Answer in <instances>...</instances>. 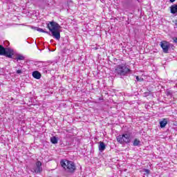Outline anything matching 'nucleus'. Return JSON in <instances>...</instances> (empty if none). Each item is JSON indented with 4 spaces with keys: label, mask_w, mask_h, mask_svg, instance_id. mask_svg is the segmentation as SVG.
<instances>
[{
    "label": "nucleus",
    "mask_w": 177,
    "mask_h": 177,
    "mask_svg": "<svg viewBox=\"0 0 177 177\" xmlns=\"http://www.w3.org/2000/svg\"><path fill=\"white\" fill-rule=\"evenodd\" d=\"M60 165L67 174H74V172L77 171V166L75 165V163L71 160L66 159L62 160L60 161Z\"/></svg>",
    "instance_id": "obj_2"
},
{
    "label": "nucleus",
    "mask_w": 177,
    "mask_h": 177,
    "mask_svg": "<svg viewBox=\"0 0 177 177\" xmlns=\"http://www.w3.org/2000/svg\"><path fill=\"white\" fill-rule=\"evenodd\" d=\"M25 59L26 57L23 55L19 54L17 55L15 60H17V62H19V60H24Z\"/></svg>",
    "instance_id": "obj_12"
},
{
    "label": "nucleus",
    "mask_w": 177,
    "mask_h": 177,
    "mask_svg": "<svg viewBox=\"0 0 177 177\" xmlns=\"http://www.w3.org/2000/svg\"><path fill=\"white\" fill-rule=\"evenodd\" d=\"M169 46H171V44L166 41H162L160 42V47L162 48L164 53H168Z\"/></svg>",
    "instance_id": "obj_7"
},
{
    "label": "nucleus",
    "mask_w": 177,
    "mask_h": 177,
    "mask_svg": "<svg viewBox=\"0 0 177 177\" xmlns=\"http://www.w3.org/2000/svg\"><path fill=\"white\" fill-rule=\"evenodd\" d=\"M30 171L33 174H41L42 172V163L41 161L36 162L35 166L30 169Z\"/></svg>",
    "instance_id": "obj_6"
},
{
    "label": "nucleus",
    "mask_w": 177,
    "mask_h": 177,
    "mask_svg": "<svg viewBox=\"0 0 177 177\" xmlns=\"http://www.w3.org/2000/svg\"><path fill=\"white\" fill-rule=\"evenodd\" d=\"M168 124V119L164 118L162 121L160 122V128H165Z\"/></svg>",
    "instance_id": "obj_11"
},
{
    "label": "nucleus",
    "mask_w": 177,
    "mask_h": 177,
    "mask_svg": "<svg viewBox=\"0 0 177 177\" xmlns=\"http://www.w3.org/2000/svg\"><path fill=\"white\" fill-rule=\"evenodd\" d=\"M7 44H9V41H6Z\"/></svg>",
    "instance_id": "obj_25"
},
{
    "label": "nucleus",
    "mask_w": 177,
    "mask_h": 177,
    "mask_svg": "<svg viewBox=\"0 0 177 177\" xmlns=\"http://www.w3.org/2000/svg\"><path fill=\"white\" fill-rule=\"evenodd\" d=\"M133 146L140 147L142 146V142H140V140L136 138L133 141Z\"/></svg>",
    "instance_id": "obj_10"
},
{
    "label": "nucleus",
    "mask_w": 177,
    "mask_h": 177,
    "mask_svg": "<svg viewBox=\"0 0 177 177\" xmlns=\"http://www.w3.org/2000/svg\"><path fill=\"white\" fill-rule=\"evenodd\" d=\"M32 75L33 78H35L36 80H39L41 76V73H39L38 71H33Z\"/></svg>",
    "instance_id": "obj_9"
},
{
    "label": "nucleus",
    "mask_w": 177,
    "mask_h": 177,
    "mask_svg": "<svg viewBox=\"0 0 177 177\" xmlns=\"http://www.w3.org/2000/svg\"><path fill=\"white\" fill-rule=\"evenodd\" d=\"M37 31L39 32H44V34H49V32H48V31L45 30V29L44 30L41 28H37Z\"/></svg>",
    "instance_id": "obj_14"
},
{
    "label": "nucleus",
    "mask_w": 177,
    "mask_h": 177,
    "mask_svg": "<svg viewBox=\"0 0 177 177\" xmlns=\"http://www.w3.org/2000/svg\"><path fill=\"white\" fill-rule=\"evenodd\" d=\"M166 93H167V96L171 95V92H169V91H167Z\"/></svg>",
    "instance_id": "obj_21"
},
{
    "label": "nucleus",
    "mask_w": 177,
    "mask_h": 177,
    "mask_svg": "<svg viewBox=\"0 0 177 177\" xmlns=\"http://www.w3.org/2000/svg\"><path fill=\"white\" fill-rule=\"evenodd\" d=\"M175 1H176V0H170V2H171V3H174V2H175Z\"/></svg>",
    "instance_id": "obj_22"
},
{
    "label": "nucleus",
    "mask_w": 177,
    "mask_h": 177,
    "mask_svg": "<svg viewBox=\"0 0 177 177\" xmlns=\"http://www.w3.org/2000/svg\"><path fill=\"white\" fill-rule=\"evenodd\" d=\"M30 28H32V30H35V31H37V30H38V27H35V26H31Z\"/></svg>",
    "instance_id": "obj_17"
},
{
    "label": "nucleus",
    "mask_w": 177,
    "mask_h": 177,
    "mask_svg": "<svg viewBox=\"0 0 177 177\" xmlns=\"http://www.w3.org/2000/svg\"><path fill=\"white\" fill-rule=\"evenodd\" d=\"M131 71V69L128 66H127L126 64H122L120 65L116 66L115 68V75H118L119 77H125L126 75H128Z\"/></svg>",
    "instance_id": "obj_3"
},
{
    "label": "nucleus",
    "mask_w": 177,
    "mask_h": 177,
    "mask_svg": "<svg viewBox=\"0 0 177 177\" xmlns=\"http://www.w3.org/2000/svg\"><path fill=\"white\" fill-rule=\"evenodd\" d=\"M47 5H49V1H46Z\"/></svg>",
    "instance_id": "obj_23"
},
{
    "label": "nucleus",
    "mask_w": 177,
    "mask_h": 177,
    "mask_svg": "<svg viewBox=\"0 0 177 177\" xmlns=\"http://www.w3.org/2000/svg\"><path fill=\"white\" fill-rule=\"evenodd\" d=\"M98 149H99V151L101 152L104 151V150H106V144H104V142H100L98 145Z\"/></svg>",
    "instance_id": "obj_8"
},
{
    "label": "nucleus",
    "mask_w": 177,
    "mask_h": 177,
    "mask_svg": "<svg viewBox=\"0 0 177 177\" xmlns=\"http://www.w3.org/2000/svg\"><path fill=\"white\" fill-rule=\"evenodd\" d=\"M13 55H15V52L13 50L10 48H5L3 46L0 45V55L1 56H6V57H9V59H12L13 57Z\"/></svg>",
    "instance_id": "obj_5"
},
{
    "label": "nucleus",
    "mask_w": 177,
    "mask_h": 177,
    "mask_svg": "<svg viewBox=\"0 0 177 177\" xmlns=\"http://www.w3.org/2000/svg\"><path fill=\"white\" fill-rule=\"evenodd\" d=\"M173 42H174V44H176L177 45V37H173Z\"/></svg>",
    "instance_id": "obj_18"
},
{
    "label": "nucleus",
    "mask_w": 177,
    "mask_h": 177,
    "mask_svg": "<svg viewBox=\"0 0 177 177\" xmlns=\"http://www.w3.org/2000/svg\"><path fill=\"white\" fill-rule=\"evenodd\" d=\"M46 25L47 28L51 32L52 37L59 41L60 39V28H62V26L55 21H48Z\"/></svg>",
    "instance_id": "obj_1"
},
{
    "label": "nucleus",
    "mask_w": 177,
    "mask_h": 177,
    "mask_svg": "<svg viewBox=\"0 0 177 177\" xmlns=\"http://www.w3.org/2000/svg\"><path fill=\"white\" fill-rule=\"evenodd\" d=\"M116 139L118 143H120V145H128L131 143V133H126L122 135H119L117 136Z\"/></svg>",
    "instance_id": "obj_4"
},
{
    "label": "nucleus",
    "mask_w": 177,
    "mask_h": 177,
    "mask_svg": "<svg viewBox=\"0 0 177 177\" xmlns=\"http://www.w3.org/2000/svg\"><path fill=\"white\" fill-rule=\"evenodd\" d=\"M144 172V175H149V174H150V170H149L148 169H145Z\"/></svg>",
    "instance_id": "obj_15"
},
{
    "label": "nucleus",
    "mask_w": 177,
    "mask_h": 177,
    "mask_svg": "<svg viewBox=\"0 0 177 177\" xmlns=\"http://www.w3.org/2000/svg\"><path fill=\"white\" fill-rule=\"evenodd\" d=\"M21 73H22L21 70L17 71V74H21Z\"/></svg>",
    "instance_id": "obj_20"
},
{
    "label": "nucleus",
    "mask_w": 177,
    "mask_h": 177,
    "mask_svg": "<svg viewBox=\"0 0 177 177\" xmlns=\"http://www.w3.org/2000/svg\"><path fill=\"white\" fill-rule=\"evenodd\" d=\"M50 42H53V40H50Z\"/></svg>",
    "instance_id": "obj_24"
},
{
    "label": "nucleus",
    "mask_w": 177,
    "mask_h": 177,
    "mask_svg": "<svg viewBox=\"0 0 177 177\" xmlns=\"http://www.w3.org/2000/svg\"><path fill=\"white\" fill-rule=\"evenodd\" d=\"M149 95H150V93H149V92L144 93V96H145V97L149 96Z\"/></svg>",
    "instance_id": "obj_19"
},
{
    "label": "nucleus",
    "mask_w": 177,
    "mask_h": 177,
    "mask_svg": "<svg viewBox=\"0 0 177 177\" xmlns=\"http://www.w3.org/2000/svg\"><path fill=\"white\" fill-rule=\"evenodd\" d=\"M136 80H137L138 82H141V81H143V78L139 77V76H137V77H136Z\"/></svg>",
    "instance_id": "obj_16"
},
{
    "label": "nucleus",
    "mask_w": 177,
    "mask_h": 177,
    "mask_svg": "<svg viewBox=\"0 0 177 177\" xmlns=\"http://www.w3.org/2000/svg\"><path fill=\"white\" fill-rule=\"evenodd\" d=\"M50 142L51 143H53V145H57V138H56L55 136L50 138Z\"/></svg>",
    "instance_id": "obj_13"
}]
</instances>
